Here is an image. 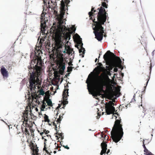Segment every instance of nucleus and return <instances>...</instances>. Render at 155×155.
<instances>
[{"mask_svg": "<svg viewBox=\"0 0 155 155\" xmlns=\"http://www.w3.org/2000/svg\"><path fill=\"white\" fill-rule=\"evenodd\" d=\"M63 15L62 12L58 18L59 25L58 26H54V24L50 29V32L51 34L54 35L53 38L54 40V48L56 50L57 54H63V52L65 53L67 52L70 54L73 49L67 51L66 44L68 42L70 39L71 34L66 31H70L71 29L67 28L64 25V22L62 20Z\"/></svg>", "mask_w": 155, "mask_h": 155, "instance_id": "obj_1", "label": "nucleus"}, {"mask_svg": "<svg viewBox=\"0 0 155 155\" xmlns=\"http://www.w3.org/2000/svg\"><path fill=\"white\" fill-rule=\"evenodd\" d=\"M98 64L99 65L94 69L96 73L98 74L97 76L95 77L90 74L86 81L89 91H90V87L96 97L101 95V91H103V86L101 81L100 80V76L98 75L101 72L105 70L101 63H99Z\"/></svg>", "mask_w": 155, "mask_h": 155, "instance_id": "obj_2", "label": "nucleus"}, {"mask_svg": "<svg viewBox=\"0 0 155 155\" xmlns=\"http://www.w3.org/2000/svg\"><path fill=\"white\" fill-rule=\"evenodd\" d=\"M41 51H38L37 52L38 53V56L37 55V59H33L31 61L30 66H29L28 68L29 69H33L34 71L30 75L29 79V82L30 84V87L31 90H32L33 87H35V85H40V79L41 77V74L42 71V66L43 63L41 57H39V52Z\"/></svg>", "mask_w": 155, "mask_h": 155, "instance_id": "obj_3", "label": "nucleus"}, {"mask_svg": "<svg viewBox=\"0 0 155 155\" xmlns=\"http://www.w3.org/2000/svg\"><path fill=\"white\" fill-rule=\"evenodd\" d=\"M106 12L105 10L102 7L101 8L99 12L97 13V21H95V19L93 21L95 24V27L93 28L94 32L95 38L99 41H101L103 38V33H104V28L102 25H104L107 19Z\"/></svg>", "mask_w": 155, "mask_h": 155, "instance_id": "obj_4", "label": "nucleus"}, {"mask_svg": "<svg viewBox=\"0 0 155 155\" xmlns=\"http://www.w3.org/2000/svg\"><path fill=\"white\" fill-rule=\"evenodd\" d=\"M115 117L116 119L117 117ZM119 118V119H116L111 132L112 139L115 143L118 142L120 140L124 134L122 125L121 124V119L120 117Z\"/></svg>", "mask_w": 155, "mask_h": 155, "instance_id": "obj_5", "label": "nucleus"}, {"mask_svg": "<svg viewBox=\"0 0 155 155\" xmlns=\"http://www.w3.org/2000/svg\"><path fill=\"white\" fill-rule=\"evenodd\" d=\"M40 85H35V87H33V88H32V90H31V87H30V84L29 86V87L30 89V91L31 93V94H29V96L31 94V97L32 100V101H34L35 102H36L37 101V99L38 97H40L39 96V95H44L45 94V92L44 91V89L42 88H41L40 90L37 91V87L38 88L41 87V78H40Z\"/></svg>", "mask_w": 155, "mask_h": 155, "instance_id": "obj_6", "label": "nucleus"}, {"mask_svg": "<svg viewBox=\"0 0 155 155\" xmlns=\"http://www.w3.org/2000/svg\"><path fill=\"white\" fill-rule=\"evenodd\" d=\"M57 64L59 68V73L61 75H63L65 69L66 60L64 59L63 54H57Z\"/></svg>", "mask_w": 155, "mask_h": 155, "instance_id": "obj_7", "label": "nucleus"}, {"mask_svg": "<svg viewBox=\"0 0 155 155\" xmlns=\"http://www.w3.org/2000/svg\"><path fill=\"white\" fill-rule=\"evenodd\" d=\"M103 58L105 61L110 64L112 63V60L118 63L121 62L120 58L116 56L114 53L110 51H108L104 55Z\"/></svg>", "mask_w": 155, "mask_h": 155, "instance_id": "obj_8", "label": "nucleus"}, {"mask_svg": "<svg viewBox=\"0 0 155 155\" xmlns=\"http://www.w3.org/2000/svg\"><path fill=\"white\" fill-rule=\"evenodd\" d=\"M70 2V1L69 0H62L61 2V6L60 7V14L59 15H58V12L56 10H54V14L56 16H57V19L58 20V18L60 16V15L61 14V13L62 12L64 14V15H63V17L62 18V20H63V21L64 23V21L63 20V18H64V15L65 13V11H66V10L65 9V6H66V7L67 8H66V9H68V4ZM58 24L57 25L55 26H58L59 25V21H58ZM65 23H64V24Z\"/></svg>", "mask_w": 155, "mask_h": 155, "instance_id": "obj_9", "label": "nucleus"}, {"mask_svg": "<svg viewBox=\"0 0 155 155\" xmlns=\"http://www.w3.org/2000/svg\"><path fill=\"white\" fill-rule=\"evenodd\" d=\"M43 1L44 5H43V10L41 14V28L45 29L46 27V22L45 21V14L47 10V3L49 4V0H42Z\"/></svg>", "mask_w": 155, "mask_h": 155, "instance_id": "obj_10", "label": "nucleus"}, {"mask_svg": "<svg viewBox=\"0 0 155 155\" xmlns=\"http://www.w3.org/2000/svg\"><path fill=\"white\" fill-rule=\"evenodd\" d=\"M115 102L114 100L112 101H109L105 104V109L106 113L107 114H114L115 112V108L114 107V103Z\"/></svg>", "mask_w": 155, "mask_h": 155, "instance_id": "obj_11", "label": "nucleus"}, {"mask_svg": "<svg viewBox=\"0 0 155 155\" xmlns=\"http://www.w3.org/2000/svg\"><path fill=\"white\" fill-rule=\"evenodd\" d=\"M23 115L24 116V120L23 121L22 125L24 127H29L30 125L28 123V120L29 121V122L30 121V116L29 117H28V116H31V117L32 118L31 114H28V112H25L23 114Z\"/></svg>", "mask_w": 155, "mask_h": 155, "instance_id": "obj_12", "label": "nucleus"}, {"mask_svg": "<svg viewBox=\"0 0 155 155\" xmlns=\"http://www.w3.org/2000/svg\"><path fill=\"white\" fill-rule=\"evenodd\" d=\"M29 146L33 151L32 153L33 155H40V154L38 153L39 151L38 147L37 145H35L34 144L32 140L30 141Z\"/></svg>", "mask_w": 155, "mask_h": 155, "instance_id": "obj_13", "label": "nucleus"}, {"mask_svg": "<svg viewBox=\"0 0 155 155\" xmlns=\"http://www.w3.org/2000/svg\"><path fill=\"white\" fill-rule=\"evenodd\" d=\"M68 89H65L63 93V101L62 103L63 105V106L62 107V108H64L65 106V105L67 104L68 103V101H67V97L69 96L68 95Z\"/></svg>", "mask_w": 155, "mask_h": 155, "instance_id": "obj_14", "label": "nucleus"}, {"mask_svg": "<svg viewBox=\"0 0 155 155\" xmlns=\"http://www.w3.org/2000/svg\"><path fill=\"white\" fill-rule=\"evenodd\" d=\"M101 146L102 148V150L101 151L100 154L101 155H103V154L105 153H106V150H107V145L106 144V143L103 142L101 144Z\"/></svg>", "mask_w": 155, "mask_h": 155, "instance_id": "obj_15", "label": "nucleus"}, {"mask_svg": "<svg viewBox=\"0 0 155 155\" xmlns=\"http://www.w3.org/2000/svg\"><path fill=\"white\" fill-rule=\"evenodd\" d=\"M1 73L3 77H7L8 76V72L6 70L4 67H3L2 66L1 70Z\"/></svg>", "mask_w": 155, "mask_h": 155, "instance_id": "obj_16", "label": "nucleus"}, {"mask_svg": "<svg viewBox=\"0 0 155 155\" xmlns=\"http://www.w3.org/2000/svg\"><path fill=\"white\" fill-rule=\"evenodd\" d=\"M94 8L92 7L91 11L88 13V15H89V17H90V19L92 20H93L92 16H94V15H95L94 13L96 12V11L94 10Z\"/></svg>", "mask_w": 155, "mask_h": 155, "instance_id": "obj_17", "label": "nucleus"}, {"mask_svg": "<svg viewBox=\"0 0 155 155\" xmlns=\"http://www.w3.org/2000/svg\"><path fill=\"white\" fill-rule=\"evenodd\" d=\"M25 127V128H24L23 127H21V129H22V132H24L25 134L26 135L28 134V135H29L30 134H29V132L28 131V130L27 129V128H26V127ZM27 127L30 128L31 127V126H30L29 127Z\"/></svg>", "mask_w": 155, "mask_h": 155, "instance_id": "obj_18", "label": "nucleus"}, {"mask_svg": "<svg viewBox=\"0 0 155 155\" xmlns=\"http://www.w3.org/2000/svg\"><path fill=\"white\" fill-rule=\"evenodd\" d=\"M78 44H79L80 45H81V48L80 49H79V52L80 53H81V52H82V53L83 52H84V51H85V49L84 48H83V47H82V46L83 44L81 42V41H80L79 42Z\"/></svg>", "mask_w": 155, "mask_h": 155, "instance_id": "obj_19", "label": "nucleus"}, {"mask_svg": "<svg viewBox=\"0 0 155 155\" xmlns=\"http://www.w3.org/2000/svg\"><path fill=\"white\" fill-rule=\"evenodd\" d=\"M46 103H47L48 105L49 106L52 107L53 106L52 104V101L49 98H48L46 101Z\"/></svg>", "mask_w": 155, "mask_h": 155, "instance_id": "obj_20", "label": "nucleus"}, {"mask_svg": "<svg viewBox=\"0 0 155 155\" xmlns=\"http://www.w3.org/2000/svg\"><path fill=\"white\" fill-rule=\"evenodd\" d=\"M102 6H101V7L100 8H101V7H102L104 9H105L103 7H105V8H107V6H108V5L107 4H106V3L105 2H102ZM101 8H98V10H99H99Z\"/></svg>", "mask_w": 155, "mask_h": 155, "instance_id": "obj_21", "label": "nucleus"}, {"mask_svg": "<svg viewBox=\"0 0 155 155\" xmlns=\"http://www.w3.org/2000/svg\"><path fill=\"white\" fill-rule=\"evenodd\" d=\"M44 120L45 122H47L48 123L50 122V120L48 119V117L46 114H45V116L44 117Z\"/></svg>", "mask_w": 155, "mask_h": 155, "instance_id": "obj_22", "label": "nucleus"}, {"mask_svg": "<svg viewBox=\"0 0 155 155\" xmlns=\"http://www.w3.org/2000/svg\"><path fill=\"white\" fill-rule=\"evenodd\" d=\"M71 29L72 30V31L71 32H68L69 33L71 34V35L72 33H74L75 32V31L76 30V28L75 27L73 26L71 28Z\"/></svg>", "mask_w": 155, "mask_h": 155, "instance_id": "obj_23", "label": "nucleus"}, {"mask_svg": "<svg viewBox=\"0 0 155 155\" xmlns=\"http://www.w3.org/2000/svg\"><path fill=\"white\" fill-rule=\"evenodd\" d=\"M46 105V103L44 101H43L42 102V104L41 105V110H44V109Z\"/></svg>", "mask_w": 155, "mask_h": 155, "instance_id": "obj_24", "label": "nucleus"}, {"mask_svg": "<svg viewBox=\"0 0 155 155\" xmlns=\"http://www.w3.org/2000/svg\"><path fill=\"white\" fill-rule=\"evenodd\" d=\"M61 115H60L59 117V118L57 119L56 121V122H57V124H58V123L60 124L61 123Z\"/></svg>", "mask_w": 155, "mask_h": 155, "instance_id": "obj_25", "label": "nucleus"}, {"mask_svg": "<svg viewBox=\"0 0 155 155\" xmlns=\"http://www.w3.org/2000/svg\"><path fill=\"white\" fill-rule=\"evenodd\" d=\"M73 68L72 67H69L68 66L67 68V72H70L72 70Z\"/></svg>", "mask_w": 155, "mask_h": 155, "instance_id": "obj_26", "label": "nucleus"}, {"mask_svg": "<svg viewBox=\"0 0 155 155\" xmlns=\"http://www.w3.org/2000/svg\"><path fill=\"white\" fill-rule=\"evenodd\" d=\"M150 112L152 113V115L153 116H155V110L153 109H152L150 110Z\"/></svg>", "mask_w": 155, "mask_h": 155, "instance_id": "obj_27", "label": "nucleus"}, {"mask_svg": "<svg viewBox=\"0 0 155 155\" xmlns=\"http://www.w3.org/2000/svg\"><path fill=\"white\" fill-rule=\"evenodd\" d=\"M135 94L134 95V96H133V98L132 99V100H131V102L132 103V102H134L135 101Z\"/></svg>", "mask_w": 155, "mask_h": 155, "instance_id": "obj_28", "label": "nucleus"}, {"mask_svg": "<svg viewBox=\"0 0 155 155\" xmlns=\"http://www.w3.org/2000/svg\"><path fill=\"white\" fill-rule=\"evenodd\" d=\"M144 151L145 152L144 154L145 155L148 152H149L150 151H148V149L146 148L144 150Z\"/></svg>", "mask_w": 155, "mask_h": 155, "instance_id": "obj_29", "label": "nucleus"}, {"mask_svg": "<svg viewBox=\"0 0 155 155\" xmlns=\"http://www.w3.org/2000/svg\"><path fill=\"white\" fill-rule=\"evenodd\" d=\"M43 131L44 133H45L46 134H48L49 132V131L48 130H44Z\"/></svg>", "mask_w": 155, "mask_h": 155, "instance_id": "obj_30", "label": "nucleus"}, {"mask_svg": "<svg viewBox=\"0 0 155 155\" xmlns=\"http://www.w3.org/2000/svg\"><path fill=\"white\" fill-rule=\"evenodd\" d=\"M149 79H150V78L149 77L147 76V80H147L146 84V86H145V87H146V86H147V83H148V82L149 81Z\"/></svg>", "mask_w": 155, "mask_h": 155, "instance_id": "obj_31", "label": "nucleus"}, {"mask_svg": "<svg viewBox=\"0 0 155 155\" xmlns=\"http://www.w3.org/2000/svg\"><path fill=\"white\" fill-rule=\"evenodd\" d=\"M43 150H45L46 152L48 153H49L48 151L46 150V148L45 147L43 148Z\"/></svg>", "mask_w": 155, "mask_h": 155, "instance_id": "obj_32", "label": "nucleus"}, {"mask_svg": "<svg viewBox=\"0 0 155 155\" xmlns=\"http://www.w3.org/2000/svg\"><path fill=\"white\" fill-rule=\"evenodd\" d=\"M84 52H82V53H80V56H81L83 58L84 57Z\"/></svg>", "mask_w": 155, "mask_h": 155, "instance_id": "obj_33", "label": "nucleus"}, {"mask_svg": "<svg viewBox=\"0 0 155 155\" xmlns=\"http://www.w3.org/2000/svg\"><path fill=\"white\" fill-rule=\"evenodd\" d=\"M143 148H144V149L146 148V147L145 146L144 144V140H143Z\"/></svg>", "mask_w": 155, "mask_h": 155, "instance_id": "obj_34", "label": "nucleus"}, {"mask_svg": "<svg viewBox=\"0 0 155 155\" xmlns=\"http://www.w3.org/2000/svg\"><path fill=\"white\" fill-rule=\"evenodd\" d=\"M145 155H154L151 152H148L147 153L145 154Z\"/></svg>", "mask_w": 155, "mask_h": 155, "instance_id": "obj_35", "label": "nucleus"}, {"mask_svg": "<svg viewBox=\"0 0 155 155\" xmlns=\"http://www.w3.org/2000/svg\"><path fill=\"white\" fill-rule=\"evenodd\" d=\"M68 64L70 66L73 65V64H72V61H70L68 63Z\"/></svg>", "mask_w": 155, "mask_h": 155, "instance_id": "obj_36", "label": "nucleus"}, {"mask_svg": "<svg viewBox=\"0 0 155 155\" xmlns=\"http://www.w3.org/2000/svg\"><path fill=\"white\" fill-rule=\"evenodd\" d=\"M54 145H55V147H56L55 149H58V144H57L56 143H54Z\"/></svg>", "mask_w": 155, "mask_h": 155, "instance_id": "obj_37", "label": "nucleus"}, {"mask_svg": "<svg viewBox=\"0 0 155 155\" xmlns=\"http://www.w3.org/2000/svg\"><path fill=\"white\" fill-rule=\"evenodd\" d=\"M101 137H104L105 138V137L106 136V135H105L104 134H103V133H102L101 134Z\"/></svg>", "mask_w": 155, "mask_h": 155, "instance_id": "obj_38", "label": "nucleus"}, {"mask_svg": "<svg viewBox=\"0 0 155 155\" xmlns=\"http://www.w3.org/2000/svg\"><path fill=\"white\" fill-rule=\"evenodd\" d=\"M63 146L65 148L67 149H69V148L68 147L67 145V146Z\"/></svg>", "mask_w": 155, "mask_h": 155, "instance_id": "obj_39", "label": "nucleus"}, {"mask_svg": "<svg viewBox=\"0 0 155 155\" xmlns=\"http://www.w3.org/2000/svg\"><path fill=\"white\" fill-rule=\"evenodd\" d=\"M114 72H116L117 71H118V69L117 68H114Z\"/></svg>", "mask_w": 155, "mask_h": 155, "instance_id": "obj_40", "label": "nucleus"}, {"mask_svg": "<svg viewBox=\"0 0 155 155\" xmlns=\"http://www.w3.org/2000/svg\"><path fill=\"white\" fill-rule=\"evenodd\" d=\"M100 114H99V113H97V119H98L100 117Z\"/></svg>", "mask_w": 155, "mask_h": 155, "instance_id": "obj_41", "label": "nucleus"}, {"mask_svg": "<svg viewBox=\"0 0 155 155\" xmlns=\"http://www.w3.org/2000/svg\"><path fill=\"white\" fill-rule=\"evenodd\" d=\"M56 8V7L55 6H54L51 8L52 10H55V9Z\"/></svg>", "mask_w": 155, "mask_h": 155, "instance_id": "obj_42", "label": "nucleus"}, {"mask_svg": "<svg viewBox=\"0 0 155 155\" xmlns=\"http://www.w3.org/2000/svg\"><path fill=\"white\" fill-rule=\"evenodd\" d=\"M49 94V91H47L45 93V94L46 95Z\"/></svg>", "mask_w": 155, "mask_h": 155, "instance_id": "obj_43", "label": "nucleus"}, {"mask_svg": "<svg viewBox=\"0 0 155 155\" xmlns=\"http://www.w3.org/2000/svg\"><path fill=\"white\" fill-rule=\"evenodd\" d=\"M110 150L109 149H108L107 150V151L106 152L107 154L108 155H108V154L110 153Z\"/></svg>", "mask_w": 155, "mask_h": 155, "instance_id": "obj_44", "label": "nucleus"}, {"mask_svg": "<svg viewBox=\"0 0 155 155\" xmlns=\"http://www.w3.org/2000/svg\"><path fill=\"white\" fill-rule=\"evenodd\" d=\"M56 134H58L60 136H61V134H59L58 133V131L57 130V131H56Z\"/></svg>", "mask_w": 155, "mask_h": 155, "instance_id": "obj_45", "label": "nucleus"}, {"mask_svg": "<svg viewBox=\"0 0 155 155\" xmlns=\"http://www.w3.org/2000/svg\"><path fill=\"white\" fill-rule=\"evenodd\" d=\"M152 65H151V63L150 64V71H151V68H152Z\"/></svg>", "mask_w": 155, "mask_h": 155, "instance_id": "obj_46", "label": "nucleus"}, {"mask_svg": "<svg viewBox=\"0 0 155 155\" xmlns=\"http://www.w3.org/2000/svg\"><path fill=\"white\" fill-rule=\"evenodd\" d=\"M57 126H56L55 127V130H56V131H57L58 130L57 129Z\"/></svg>", "mask_w": 155, "mask_h": 155, "instance_id": "obj_47", "label": "nucleus"}, {"mask_svg": "<svg viewBox=\"0 0 155 155\" xmlns=\"http://www.w3.org/2000/svg\"><path fill=\"white\" fill-rule=\"evenodd\" d=\"M53 125L55 127L56 126H57V125L55 123H54V122L53 123Z\"/></svg>", "mask_w": 155, "mask_h": 155, "instance_id": "obj_48", "label": "nucleus"}, {"mask_svg": "<svg viewBox=\"0 0 155 155\" xmlns=\"http://www.w3.org/2000/svg\"><path fill=\"white\" fill-rule=\"evenodd\" d=\"M44 133V131L43 132L40 133V134L42 136V134H43Z\"/></svg>", "mask_w": 155, "mask_h": 155, "instance_id": "obj_49", "label": "nucleus"}, {"mask_svg": "<svg viewBox=\"0 0 155 155\" xmlns=\"http://www.w3.org/2000/svg\"><path fill=\"white\" fill-rule=\"evenodd\" d=\"M31 114L32 118H31H31H30L31 119H32L33 118V117H34V115L33 114H32V113H31Z\"/></svg>", "mask_w": 155, "mask_h": 155, "instance_id": "obj_50", "label": "nucleus"}, {"mask_svg": "<svg viewBox=\"0 0 155 155\" xmlns=\"http://www.w3.org/2000/svg\"><path fill=\"white\" fill-rule=\"evenodd\" d=\"M26 142L28 143H30V141H29V140L28 139L27 140Z\"/></svg>", "mask_w": 155, "mask_h": 155, "instance_id": "obj_51", "label": "nucleus"}, {"mask_svg": "<svg viewBox=\"0 0 155 155\" xmlns=\"http://www.w3.org/2000/svg\"><path fill=\"white\" fill-rule=\"evenodd\" d=\"M61 105L60 104H59L58 106L57 107V108H58V107H61Z\"/></svg>", "mask_w": 155, "mask_h": 155, "instance_id": "obj_52", "label": "nucleus"}, {"mask_svg": "<svg viewBox=\"0 0 155 155\" xmlns=\"http://www.w3.org/2000/svg\"><path fill=\"white\" fill-rule=\"evenodd\" d=\"M64 115V114H63L62 115V116H61V119H62V118H63V115Z\"/></svg>", "mask_w": 155, "mask_h": 155, "instance_id": "obj_53", "label": "nucleus"}, {"mask_svg": "<svg viewBox=\"0 0 155 155\" xmlns=\"http://www.w3.org/2000/svg\"><path fill=\"white\" fill-rule=\"evenodd\" d=\"M97 58H96L95 59V62H97Z\"/></svg>", "mask_w": 155, "mask_h": 155, "instance_id": "obj_54", "label": "nucleus"}, {"mask_svg": "<svg viewBox=\"0 0 155 155\" xmlns=\"http://www.w3.org/2000/svg\"><path fill=\"white\" fill-rule=\"evenodd\" d=\"M53 153L54 154H55L56 153V151H54V152H53Z\"/></svg>", "mask_w": 155, "mask_h": 155, "instance_id": "obj_55", "label": "nucleus"}, {"mask_svg": "<svg viewBox=\"0 0 155 155\" xmlns=\"http://www.w3.org/2000/svg\"><path fill=\"white\" fill-rule=\"evenodd\" d=\"M104 0V1H106L107 2H108V0Z\"/></svg>", "mask_w": 155, "mask_h": 155, "instance_id": "obj_56", "label": "nucleus"}, {"mask_svg": "<svg viewBox=\"0 0 155 155\" xmlns=\"http://www.w3.org/2000/svg\"><path fill=\"white\" fill-rule=\"evenodd\" d=\"M30 116V119H31V116H28V117H29Z\"/></svg>", "mask_w": 155, "mask_h": 155, "instance_id": "obj_57", "label": "nucleus"}, {"mask_svg": "<svg viewBox=\"0 0 155 155\" xmlns=\"http://www.w3.org/2000/svg\"><path fill=\"white\" fill-rule=\"evenodd\" d=\"M106 17L107 18V14L106 13ZM107 18H108V17H107Z\"/></svg>", "mask_w": 155, "mask_h": 155, "instance_id": "obj_58", "label": "nucleus"}, {"mask_svg": "<svg viewBox=\"0 0 155 155\" xmlns=\"http://www.w3.org/2000/svg\"><path fill=\"white\" fill-rule=\"evenodd\" d=\"M76 34L78 35V37L79 38H80V36H79V35L78 34Z\"/></svg>", "mask_w": 155, "mask_h": 155, "instance_id": "obj_59", "label": "nucleus"}, {"mask_svg": "<svg viewBox=\"0 0 155 155\" xmlns=\"http://www.w3.org/2000/svg\"><path fill=\"white\" fill-rule=\"evenodd\" d=\"M36 110H38V109L37 108H36Z\"/></svg>", "mask_w": 155, "mask_h": 155, "instance_id": "obj_60", "label": "nucleus"}, {"mask_svg": "<svg viewBox=\"0 0 155 155\" xmlns=\"http://www.w3.org/2000/svg\"><path fill=\"white\" fill-rule=\"evenodd\" d=\"M106 35H104V37H105L106 36Z\"/></svg>", "mask_w": 155, "mask_h": 155, "instance_id": "obj_61", "label": "nucleus"}, {"mask_svg": "<svg viewBox=\"0 0 155 155\" xmlns=\"http://www.w3.org/2000/svg\"><path fill=\"white\" fill-rule=\"evenodd\" d=\"M56 137H58V136H56Z\"/></svg>", "mask_w": 155, "mask_h": 155, "instance_id": "obj_62", "label": "nucleus"}, {"mask_svg": "<svg viewBox=\"0 0 155 155\" xmlns=\"http://www.w3.org/2000/svg\"><path fill=\"white\" fill-rule=\"evenodd\" d=\"M60 150H61L60 149L59 150H58V151H60Z\"/></svg>", "mask_w": 155, "mask_h": 155, "instance_id": "obj_63", "label": "nucleus"}, {"mask_svg": "<svg viewBox=\"0 0 155 155\" xmlns=\"http://www.w3.org/2000/svg\"><path fill=\"white\" fill-rule=\"evenodd\" d=\"M59 126H60V124H59Z\"/></svg>", "mask_w": 155, "mask_h": 155, "instance_id": "obj_64", "label": "nucleus"}]
</instances>
